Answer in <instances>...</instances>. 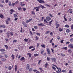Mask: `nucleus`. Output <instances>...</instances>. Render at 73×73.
Here are the masks:
<instances>
[{"label": "nucleus", "mask_w": 73, "mask_h": 73, "mask_svg": "<svg viewBox=\"0 0 73 73\" xmlns=\"http://www.w3.org/2000/svg\"><path fill=\"white\" fill-rule=\"evenodd\" d=\"M39 8H40V6H39L38 7H35L33 9V10H35V9H36V11H39Z\"/></svg>", "instance_id": "f257e3e1"}, {"label": "nucleus", "mask_w": 73, "mask_h": 73, "mask_svg": "<svg viewBox=\"0 0 73 73\" xmlns=\"http://www.w3.org/2000/svg\"><path fill=\"white\" fill-rule=\"evenodd\" d=\"M37 1H38V3H40V4H42L45 3V2L42 0H37Z\"/></svg>", "instance_id": "f03ea898"}, {"label": "nucleus", "mask_w": 73, "mask_h": 73, "mask_svg": "<svg viewBox=\"0 0 73 73\" xmlns=\"http://www.w3.org/2000/svg\"><path fill=\"white\" fill-rule=\"evenodd\" d=\"M22 24H23V26H24L25 27H27V25L26 24V23L24 22V21L23 22Z\"/></svg>", "instance_id": "7ed1b4c3"}, {"label": "nucleus", "mask_w": 73, "mask_h": 73, "mask_svg": "<svg viewBox=\"0 0 73 73\" xmlns=\"http://www.w3.org/2000/svg\"><path fill=\"white\" fill-rule=\"evenodd\" d=\"M20 60L21 61H24V62L25 61V58L24 57H22L20 59Z\"/></svg>", "instance_id": "20e7f679"}, {"label": "nucleus", "mask_w": 73, "mask_h": 73, "mask_svg": "<svg viewBox=\"0 0 73 73\" xmlns=\"http://www.w3.org/2000/svg\"><path fill=\"white\" fill-rule=\"evenodd\" d=\"M1 60L3 62H6L7 61V59L6 58H2L1 59Z\"/></svg>", "instance_id": "39448f33"}, {"label": "nucleus", "mask_w": 73, "mask_h": 73, "mask_svg": "<svg viewBox=\"0 0 73 73\" xmlns=\"http://www.w3.org/2000/svg\"><path fill=\"white\" fill-rule=\"evenodd\" d=\"M47 52L48 54H50V50H49V49L48 48H47Z\"/></svg>", "instance_id": "423d86ee"}, {"label": "nucleus", "mask_w": 73, "mask_h": 73, "mask_svg": "<svg viewBox=\"0 0 73 73\" xmlns=\"http://www.w3.org/2000/svg\"><path fill=\"white\" fill-rule=\"evenodd\" d=\"M20 5H21V6H24L25 5L24 3V2H21L20 3Z\"/></svg>", "instance_id": "0eeeda50"}, {"label": "nucleus", "mask_w": 73, "mask_h": 73, "mask_svg": "<svg viewBox=\"0 0 73 73\" xmlns=\"http://www.w3.org/2000/svg\"><path fill=\"white\" fill-rule=\"evenodd\" d=\"M68 47L70 48L71 49H73V44H70L68 46Z\"/></svg>", "instance_id": "6e6552de"}, {"label": "nucleus", "mask_w": 73, "mask_h": 73, "mask_svg": "<svg viewBox=\"0 0 73 73\" xmlns=\"http://www.w3.org/2000/svg\"><path fill=\"white\" fill-rule=\"evenodd\" d=\"M57 23H58V22H56V23H55V25L56 27V28H58V27H59V26H60V25L58 24Z\"/></svg>", "instance_id": "1a4fd4ad"}, {"label": "nucleus", "mask_w": 73, "mask_h": 73, "mask_svg": "<svg viewBox=\"0 0 73 73\" xmlns=\"http://www.w3.org/2000/svg\"><path fill=\"white\" fill-rule=\"evenodd\" d=\"M50 19H51V18L49 17H47L46 18V19L48 21L50 20Z\"/></svg>", "instance_id": "9d476101"}, {"label": "nucleus", "mask_w": 73, "mask_h": 73, "mask_svg": "<svg viewBox=\"0 0 73 73\" xmlns=\"http://www.w3.org/2000/svg\"><path fill=\"white\" fill-rule=\"evenodd\" d=\"M31 20H32V19L31 18L29 20H27L26 21V23H28L29 22H31Z\"/></svg>", "instance_id": "9b49d317"}, {"label": "nucleus", "mask_w": 73, "mask_h": 73, "mask_svg": "<svg viewBox=\"0 0 73 73\" xmlns=\"http://www.w3.org/2000/svg\"><path fill=\"white\" fill-rule=\"evenodd\" d=\"M13 67V65H12V67H11V66H9L8 68V70H11Z\"/></svg>", "instance_id": "f8f14e48"}, {"label": "nucleus", "mask_w": 73, "mask_h": 73, "mask_svg": "<svg viewBox=\"0 0 73 73\" xmlns=\"http://www.w3.org/2000/svg\"><path fill=\"white\" fill-rule=\"evenodd\" d=\"M52 21H53L52 20H51L49 22L48 24H46L47 25H50L52 24Z\"/></svg>", "instance_id": "ddd939ff"}, {"label": "nucleus", "mask_w": 73, "mask_h": 73, "mask_svg": "<svg viewBox=\"0 0 73 73\" xmlns=\"http://www.w3.org/2000/svg\"><path fill=\"white\" fill-rule=\"evenodd\" d=\"M15 72H16L17 71V65H15Z\"/></svg>", "instance_id": "4468645a"}, {"label": "nucleus", "mask_w": 73, "mask_h": 73, "mask_svg": "<svg viewBox=\"0 0 73 73\" xmlns=\"http://www.w3.org/2000/svg\"><path fill=\"white\" fill-rule=\"evenodd\" d=\"M29 65L28 64H27L26 67V69H29Z\"/></svg>", "instance_id": "2eb2a0df"}, {"label": "nucleus", "mask_w": 73, "mask_h": 73, "mask_svg": "<svg viewBox=\"0 0 73 73\" xmlns=\"http://www.w3.org/2000/svg\"><path fill=\"white\" fill-rule=\"evenodd\" d=\"M51 60L53 61H54V62H55L56 61V59L55 58H51Z\"/></svg>", "instance_id": "dca6fc26"}, {"label": "nucleus", "mask_w": 73, "mask_h": 73, "mask_svg": "<svg viewBox=\"0 0 73 73\" xmlns=\"http://www.w3.org/2000/svg\"><path fill=\"white\" fill-rule=\"evenodd\" d=\"M27 55H29V58H31V56L32 54H31V53H28L27 54Z\"/></svg>", "instance_id": "f3484780"}, {"label": "nucleus", "mask_w": 73, "mask_h": 73, "mask_svg": "<svg viewBox=\"0 0 73 73\" xmlns=\"http://www.w3.org/2000/svg\"><path fill=\"white\" fill-rule=\"evenodd\" d=\"M11 57L13 60H14L15 59V55H14L13 54H12Z\"/></svg>", "instance_id": "a211bd4d"}, {"label": "nucleus", "mask_w": 73, "mask_h": 73, "mask_svg": "<svg viewBox=\"0 0 73 73\" xmlns=\"http://www.w3.org/2000/svg\"><path fill=\"white\" fill-rule=\"evenodd\" d=\"M44 25L42 23L38 24V26H41V27H43V26H44Z\"/></svg>", "instance_id": "6ab92c4d"}, {"label": "nucleus", "mask_w": 73, "mask_h": 73, "mask_svg": "<svg viewBox=\"0 0 73 73\" xmlns=\"http://www.w3.org/2000/svg\"><path fill=\"white\" fill-rule=\"evenodd\" d=\"M1 27L2 28H5L6 27V26H5V25H0V28H1Z\"/></svg>", "instance_id": "aec40b11"}, {"label": "nucleus", "mask_w": 73, "mask_h": 73, "mask_svg": "<svg viewBox=\"0 0 73 73\" xmlns=\"http://www.w3.org/2000/svg\"><path fill=\"white\" fill-rule=\"evenodd\" d=\"M35 38L36 41H37V40H38L39 39V37H38V36H35Z\"/></svg>", "instance_id": "412c9836"}, {"label": "nucleus", "mask_w": 73, "mask_h": 73, "mask_svg": "<svg viewBox=\"0 0 73 73\" xmlns=\"http://www.w3.org/2000/svg\"><path fill=\"white\" fill-rule=\"evenodd\" d=\"M18 9L19 10V11H22V8H21V7H18Z\"/></svg>", "instance_id": "4be33fe9"}, {"label": "nucleus", "mask_w": 73, "mask_h": 73, "mask_svg": "<svg viewBox=\"0 0 73 73\" xmlns=\"http://www.w3.org/2000/svg\"><path fill=\"white\" fill-rule=\"evenodd\" d=\"M46 59L47 60L49 61H50V57H47Z\"/></svg>", "instance_id": "5701e85b"}, {"label": "nucleus", "mask_w": 73, "mask_h": 73, "mask_svg": "<svg viewBox=\"0 0 73 73\" xmlns=\"http://www.w3.org/2000/svg\"><path fill=\"white\" fill-rule=\"evenodd\" d=\"M0 51L1 52H5V49H0Z\"/></svg>", "instance_id": "b1692460"}, {"label": "nucleus", "mask_w": 73, "mask_h": 73, "mask_svg": "<svg viewBox=\"0 0 73 73\" xmlns=\"http://www.w3.org/2000/svg\"><path fill=\"white\" fill-rule=\"evenodd\" d=\"M10 33H9L8 32H7L6 33V35H7L8 37H9L10 36H9V34Z\"/></svg>", "instance_id": "393cba45"}, {"label": "nucleus", "mask_w": 73, "mask_h": 73, "mask_svg": "<svg viewBox=\"0 0 73 73\" xmlns=\"http://www.w3.org/2000/svg\"><path fill=\"white\" fill-rule=\"evenodd\" d=\"M68 53H72V50L70 49H69L68 50Z\"/></svg>", "instance_id": "a878e982"}, {"label": "nucleus", "mask_w": 73, "mask_h": 73, "mask_svg": "<svg viewBox=\"0 0 73 73\" xmlns=\"http://www.w3.org/2000/svg\"><path fill=\"white\" fill-rule=\"evenodd\" d=\"M10 33V36H13V32H11Z\"/></svg>", "instance_id": "bb28decb"}, {"label": "nucleus", "mask_w": 73, "mask_h": 73, "mask_svg": "<svg viewBox=\"0 0 73 73\" xmlns=\"http://www.w3.org/2000/svg\"><path fill=\"white\" fill-rule=\"evenodd\" d=\"M14 17L15 18H16V17H17V15H16V14H14Z\"/></svg>", "instance_id": "cd10ccee"}, {"label": "nucleus", "mask_w": 73, "mask_h": 73, "mask_svg": "<svg viewBox=\"0 0 73 73\" xmlns=\"http://www.w3.org/2000/svg\"><path fill=\"white\" fill-rule=\"evenodd\" d=\"M66 32L67 33H69L70 32V30L69 29H68L66 30Z\"/></svg>", "instance_id": "c85d7f7f"}, {"label": "nucleus", "mask_w": 73, "mask_h": 73, "mask_svg": "<svg viewBox=\"0 0 73 73\" xmlns=\"http://www.w3.org/2000/svg\"><path fill=\"white\" fill-rule=\"evenodd\" d=\"M40 7L41 8H42V9H44V8H45V7H44V6H43L41 5H40Z\"/></svg>", "instance_id": "c756f323"}, {"label": "nucleus", "mask_w": 73, "mask_h": 73, "mask_svg": "<svg viewBox=\"0 0 73 73\" xmlns=\"http://www.w3.org/2000/svg\"><path fill=\"white\" fill-rule=\"evenodd\" d=\"M59 31L60 32H61V31H63V29H61V28H60L59 29Z\"/></svg>", "instance_id": "7c9ffc66"}, {"label": "nucleus", "mask_w": 73, "mask_h": 73, "mask_svg": "<svg viewBox=\"0 0 73 73\" xmlns=\"http://www.w3.org/2000/svg\"><path fill=\"white\" fill-rule=\"evenodd\" d=\"M38 56V54H34V56L35 57H37V56Z\"/></svg>", "instance_id": "2f4dec72"}, {"label": "nucleus", "mask_w": 73, "mask_h": 73, "mask_svg": "<svg viewBox=\"0 0 73 73\" xmlns=\"http://www.w3.org/2000/svg\"><path fill=\"white\" fill-rule=\"evenodd\" d=\"M4 46L5 47L6 49H8V46L7 45H4Z\"/></svg>", "instance_id": "473e14b6"}, {"label": "nucleus", "mask_w": 73, "mask_h": 73, "mask_svg": "<svg viewBox=\"0 0 73 73\" xmlns=\"http://www.w3.org/2000/svg\"><path fill=\"white\" fill-rule=\"evenodd\" d=\"M10 12H15V11L13 9H11L10 10Z\"/></svg>", "instance_id": "72a5a7b5"}, {"label": "nucleus", "mask_w": 73, "mask_h": 73, "mask_svg": "<svg viewBox=\"0 0 73 73\" xmlns=\"http://www.w3.org/2000/svg\"><path fill=\"white\" fill-rule=\"evenodd\" d=\"M33 48V46H31L29 47V49H32V48Z\"/></svg>", "instance_id": "f704fd0d"}, {"label": "nucleus", "mask_w": 73, "mask_h": 73, "mask_svg": "<svg viewBox=\"0 0 73 73\" xmlns=\"http://www.w3.org/2000/svg\"><path fill=\"white\" fill-rule=\"evenodd\" d=\"M33 70V68H31L29 69V72H32Z\"/></svg>", "instance_id": "c9c22d12"}, {"label": "nucleus", "mask_w": 73, "mask_h": 73, "mask_svg": "<svg viewBox=\"0 0 73 73\" xmlns=\"http://www.w3.org/2000/svg\"><path fill=\"white\" fill-rule=\"evenodd\" d=\"M64 27H66V28H69V26L66 25Z\"/></svg>", "instance_id": "e433bc0d"}, {"label": "nucleus", "mask_w": 73, "mask_h": 73, "mask_svg": "<svg viewBox=\"0 0 73 73\" xmlns=\"http://www.w3.org/2000/svg\"><path fill=\"white\" fill-rule=\"evenodd\" d=\"M16 5V4L15 3H12V7H14L15 5Z\"/></svg>", "instance_id": "4c0bfd02"}, {"label": "nucleus", "mask_w": 73, "mask_h": 73, "mask_svg": "<svg viewBox=\"0 0 73 73\" xmlns=\"http://www.w3.org/2000/svg\"><path fill=\"white\" fill-rule=\"evenodd\" d=\"M24 40L25 41V42H27V41H28V39L26 38L25 39H24Z\"/></svg>", "instance_id": "58836bf2"}, {"label": "nucleus", "mask_w": 73, "mask_h": 73, "mask_svg": "<svg viewBox=\"0 0 73 73\" xmlns=\"http://www.w3.org/2000/svg\"><path fill=\"white\" fill-rule=\"evenodd\" d=\"M9 5L10 7H12V5H11V3L10 2H9Z\"/></svg>", "instance_id": "ea45409f"}, {"label": "nucleus", "mask_w": 73, "mask_h": 73, "mask_svg": "<svg viewBox=\"0 0 73 73\" xmlns=\"http://www.w3.org/2000/svg\"><path fill=\"white\" fill-rule=\"evenodd\" d=\"M58 70L59 71V72H61V68H58Z\"/></svg>", "instance_id": "a19ab883"}, {"label": "nucleus", "mask_w": 73, "mask_h": 73, "mask_svg": "<svg viewBox=\"0 0 73 73\" xmlns=\"http://www.w3.org/2000/svg\"><path fill=\"white\" fill-rule=\"evenodd\" d=\"M32 12V14H33V15H35V13L33 11H31Z\"/></svg>", "instance_id": "79ce46f5"}, {"label": "nucleus", "mask_w": 73, "mask_h": 73, "mask_svg": "<svg viewBox=\"0 0 73 73\" xmlns=\"http://www.w3.org/2000/svg\"><path fill=\"white\" fill-rule=\"evenodd\" d=\"M41 46L42 47V48H45V45L44 44L43 45H41Z\"/></svg>", "instance_id": "37998d69"}, {"label": "nucleus", "mask_w": 73, "mask_h": 73, "mask_svg": "<svg viewBox=\"0 0 73 73\" xmlns=\"http://www.w3.org/2000/svg\"><path fill=\"white\" fill-rule=\"evenodd\" d=\"M17 42V40H14L13 41V43H14V42Z\"/></svg>", "instance_id": "c03bdc74"}, {"label": "nucleus", "mask_w": 73, "mask_h": 73, "mask_svg": "<svg viewBox=\"0 0 73 73\" xmlns=\"http://www.w3.org/2000/svg\"><path fill=\"white\" fill-rule=\"evenodd\" d=\"M37 26H35L34 27V28H35V29H37Z\"/></svg>", "instance_id": "a18cd8bd"}, {"label": "nucleus", "mask_w": 73, "mask_h": 73, "mask_svg": "<svg viewBox=\"0 0 73 73\" xmlns=\"http://www.w3.org/2000/svg\"><path fill=\"white\" fill-rule=\"evenodd\" d=\"M44 17H42L41 20L40 21H40H43V20H44Z\"/></svg>", "instance_id": "49530a36"}, {"label": "nucleus", "mask_w": 73, "mask_h": 73, "mask_svg": "<svg viewBox=\"0 0 73 73\" xmlns=\"http://www.w3.org/2000/svg\"><path fill=\"white\" fill-rule=\"evenodd\" d=\"M30 33L31 35H33V33H32V32L31 31H30Z\"/></svg>", "instance_id": "de8ad7c7"}, {"label": "nucleus", "mask_w": 73, "mask_h": 73, "mask_svg": "<svg viewBox=\"0 0 73 73\" xmlns=\"http://www.w3.org/2000/svg\"><path fill=\"white\" fill-rule=\"evenodd\" d=\"M39 70H41V72H42L43 71L42 69V68H39Z\"/></svg>", "instance_id": "09e8293b"}, {"label": "nucleus", "mask_w": 73, "mask_h": 73, "mask_svg": "<svg viewBox=\"0 0 73 73\" xmlns=\"http://www.w3.org/2000/svg\"><path fill=\"white\" fill-rule=\"evenodd\" d=\"M3 17V15L2 14L0 15V17L1 18H2Z\"/></svg>", "instance_id": "8fccbe9b"}, {"label": "nucleus", "mask_w": 73, "mask_h": 73, "mask_svg": "<svg viewBox=\"0 0 73 73\" xmlns=\"http://www.w3.org/2000/svg\"><path fill=\"white\" fill-rule=\"evenodd\" d=\"M44 50H41V54H42L43 53H44Z\"/></svg>", "instance_id": "3c124183"}, {"label": "nucleus", "mask_w": 73, "mask_h": 73, "mask_svg": "<svg viewBox=\"0 0 73 73\" xmlns=\"http://www.w3.org/2000/svg\"><path fill=\"white\" fill-rule=\"evenodd\" d=\"M36 35H38L39 36H40V33H36Z\"/></svg>", "instance_id": "603ef678"}, {"label": "nucleus", "mask_w": 73, "mask_h": 73, "mask_svg": "<svg viewBox=\"0 0 73 73\" xmlns=\"http://www.w3.org/2000/svg\"><path fill=\"white\" fill-rule=\"evenodd\" d=\"M64 41V40H62L60 41V43H61L62 44V43H64V42H63V41Z\"/></svg>", "instance_id": "864d4df0"}, {"label": "nucleus", "mask_w": 73, "mask_h": 73, "mask_svg": "<svg viewBox=\"0 0 73 73\" xmlns=\"http://www.w3.org/2000/svg\"><path fill=\"white\" fill-rule=\"evenodd\" d=\"M52 65L53 66H55L57 69H58V68L57 66L56 65H54V64H52Z\"/></svg>", "instance_id": "5fc2aeb1"}, {"label": "nucleus", "mask_w": 73, "mask_h": 73, "mask_svg": "<svg viewBox=\"0 0 73 73\" xmlns=\"http://www.w3.org/2000/svg\"><path fill=\"white\" fill-rule=\"evenodd\" d=\"M62 49H64L65 50H67V47H63L62 48Z\"/></svg>", "instance_id": "6e6d98bb"}, {"label": "nucleus", "mask_w": 73, "mask_h": 73, "mask_svg": "<svg viewBox=\"0 0 73 73\" xmlns=\"http://www.w3.org/2000/svg\"><path fill=\"white\" fill-rule=\"evenodd\" d=\"M52 69H54V70H56V68H55L54 67L52 66Z\"/></svg>", "instance_id": "4d7b16f0"}, {"label": "nucleus", "mask_w": 73, "mask_h": 73, "mask_svg": "<svg viewBox=\"0 0 73 73\" xmlns=\"http://www.w3.org/2000/svg\"><path fill=\"white\" fill-rule=\"evenodd\" d=\"M23 11H26V8H23Z\"/></svg>", "instance_id": "13d9d810"}, {"label": "nucleus", "mask_w": 73, "mask_h": 73, "mask_svg": "<svg viewBox=\"0 0 73 73\" xmlns=\"http://www.w3.org/2000/svg\"><path fill=\"white\" fill-rule=\"evenodd\" d=\"M5 22L6 24H9V23L8 22V21H5Z\"/></svg>", "instance_id": "bf43d9fd"}, {"label": "nucleus", "mask_w": 73, "mask_h": 73, "mask_svg": "<svg viewBox=\"0 0 73 73\" xmlns=\"http://www.w3.org/2000/svg\"><path fill=\"white\" fill-rule=\"evenodd\" d=\"M17 20H18V18H15L14 19V21H17Z\"/></svg>", "instance_id": "052dcab7"}, {"label": "nucleus", "mask_w": 73, "mask_h": 73, "mask_svg": "<svg viewBox=\"0 0 73 73\" xmlns=\"http://www.w3.org/2000/svg\"><path fill=\"white\" fill-rule=\"evenodd\" d=\"M9 1V0H5V3H8Z\"/></svg>", "instance_id": "680f3d73"}, {"label": "nucleus", "mask_w": 73, "mask_h": 73, "mask_svg": "<svg viewBox=\"0 0 73 73\" xmlns=\"http://www.w3.org/2000/svg\"><path fill=\"white\" fill-rule=\"evenodd\" d=\"M64 18L65 20L66 21H67V19H66V18H65V16L64 17Z\"/></svg>", "instance_id": "e2e57ef3"}, {"label": "nucleus", "mask_w": 73, "mask_h": 73, "mask_svg": "<svg viewBox=\"0 0 73 73\" xmlns=\"http://www.w3.org/2000/svg\"><path fill=\"white\" fill-rule=\"evenodd\" d=\"M15 4H18V3H19V1H16L15 3Z\"/></svg>", "instance_id": "0e129e2a"}, {"label": "nucleus", "mask_w": 73, "mask_h": 73, "mask_svg": "<svg viewBox=\"0 0 73 73\" xmlns=\"http://www.w3.org/2000/svg\"><path fill=\"white\" fill-rule=\"evenodd\" d=\"M70 41H71L72 42L73 41V38H72L70 39Z\"/></svg>", "instance_id": "69168bd1"}, {"label": "nucleus", "mask_w": 73, "mask_h": 73, "mask_svg": "<svg viewBox=\"0 0 73 73\" xmlns=\"http://www.w3.org/2000/svg\"><path fill=\"white\" fill-rule=\"evenodd\" d=\"M56 72L57 73H61V72L60 71H56Z\"/></svg>", "instance_id": "338daca9"}, {"label": "nucleus", "mask_w": 73, "mask_h": 73, "mask_svg": "<svg viewBox=\"0 0 73 73\" xmlns=\"http://www.w3.org/2000/svg\"><path fill=\"white\" fill-rule=\"evenodd\" d=\"M71 29L73 30V25H72L71 26Z\"/></svg>", "instance_id": "774afa93"}]
</instances>
